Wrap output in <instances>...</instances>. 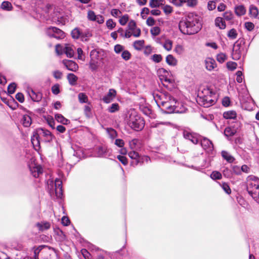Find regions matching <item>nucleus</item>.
<instances>
[{"label":"nucleus","instance_id":"obj_15","mask_svg":"<svg viewBox=\"0 0 259 259\" xmlns=\"http://www.w3.org/2000/svg\"><path fill=\"white\" fill-rule=\"evenodd\" d=\"M127 28L133 33V36L135 37H138L141 35V29L138 28L136 23L134 20H131L127 26Z\"/></svg>","mask_w":259,"mask_h":259},{"label":"nucleus","instance_id":"obj_22","mask_svg":"<svg viewBox=\"0 0 259 259\" xmlns=\"http://www.w3.org/2000/svg\"><path fill=\"white\" fill-rule=\"evenodd\" d=\"M35 226L38 228L39 231L44 232L49 229L51 227V225L49 222L41 221L36 223L35 224Z\"/></svg>","mask_w":259,"mask_h":259},{"label":"nucleus","instance_id":"obj_44","mask_svg":"<svg viewBox=\"0 0 259 259\" xmlns=\"http://www.w3.org/2000/svg\"><path fill=\"white\" fill-rule=\"evenodd\" d=\"M119 109V105L118 103H113L108 107L107 111L110 113H114L118 111Z\"/></svg>","mask_w":259,"mask_h":259},{"label":"nucleus","instance_id":"obj_1","mask_svg":"<svg viewBox=\"0 0 259 259\" xmlns=\"http://www.w3.org/2000/svg\"><path fill=\"white\" fill-rule=\"evenodd\" d=\"M180 31L185 35H193L201 29L200 17L193 13L189 14L179 24Z\"/></svg>","mask_w":259,"mask_h":259},{"label":"nucleus","instance_id":"obj_57","mask_svg":"<svg viewBox=\"0 0 259 259\" xmlns=\"http://www.w3.org/2000/svg\"><path fill=\"white\" fill-rule=\"evenodd\" d=\"M55 138V136L52 134H50V136H47V137L44 138V139H41V142L51 143Z\"/></svg>","mask_w":259,"mask_h":259},{"label":"nucleus","instance_id":"obj_11","mask_svg":"<svg viewBox=\"0 0 259 259\" xmlns=\"http://www.w3.org/2000/svg\"><path fill=\"white\" fill-rule=\"evenodd\" d=\"M111 155V152L105 145H100L95 149L94 156L106 158Z\"/></svg>","mask_w":259,"mask_h":259},{"label":"nucleus","instance_id":"obj_31","mask_svg":"<svg viewBox=\"0 0 259 259\" xmlns=\"http://www.w3.org/2000/svg\"><path fill=\"white\" fill-rule=\"evenodd\" d=\"M71 35L74 39H79L81 37V29L79 27H75L71 31Z\"/></svg>","mask_w":259,"mask_h":259},{"label":"nucleus","instance_id":"obj_58","mask_svg":"<svg viewBox=\"0 0 259 259\" xmlns=\"http://www.w3.org/2000/svg\"><path fill=\"white\" fill-rule=\"evenodd\" d=\"M15 98L21 103H23L25 100L24 96L21 92H18L16 94Z\"/></svg>","mask_w":259,"mask_h":259},{"label":"nucleus","instance_id":"obj_52","mask_svg":"<svg viewBox=\"0 0 259 259\" xmlns=\"http://www.w3.org/2000/svg\"><path fill=\"white\" fill-rule=\"evenodd\" d=\"M210 178L213 180H220L222 178V175L218 171H213L210 175Z\"/></svg>","mask_w":259,"mask_h":259},{"label":"nucleus","instance_id":"obj_33","mask_svg":"<svg viewBox=\"0 0 259 259\" xmlns=\"http://www.w3.org/2000/svg\"><path fill=\"white\" fill-rule=\"evenodd\" d=\"M0 8L2 10L7 11H12L13 9L12 4L9 1H4L2 3Z\"/></svg>","mask_w":259,"mask_h":259},{"label":"nucleus","instance_id":"obj_16","mask_svg":"<svg viewBox=\"0 0 259 259\" xmlns=\"http://www.w3.org/2000/svg\"><path fill=\"white\" fill-rule=\"evenodd\" d=\"M62 63L66 68L70 71H75L78 68V65L73 60L64 59L62 60Z\"/></svg>","mask_w":259,"mask_h":259},{"label":"nucleus","instance_id":"obj_53","mask_svg":"<svg viewBox=\"0 0 259 259\" xmlns=\"http://www.w3.org/2000/svg\"><path fill=\"white\" fill-rule=\"evenodd\" d=\"M228 36L231 39H235L237 36L236 30L234 28L231 29L228 33Z\"/></svg>","mask_w":259,"mask_h":259},{"label":"nucleus","instance_id":"obj_30","mask_svg":"<svg viewBox=\"0 0 259 259\" xmlns=\"http://www.w3.org/2000/svg\"><path fill=\"white\" fill-rule=\"evenodd\" d=\"M17 89V84L15 82H11L7 87V94L11 96L13 94Z\"/></svg>","mask_w":259,"mask_h":259},{"label":"nucleus","instance_id":"obj_59","mask_svg":"<svg viewBox=\"0 0 259 259\" xmlns=\"http://www.w3.org/2000/svg\"><path fill=\"white\" fill-rule=\"evenodd\" d=\"M150 32L152 35L157 36L159 34L160 29L158 26L153 27L151 29Z\"/></svg>","mask_w":259,"mask_h":259},{"label":"nucleus","instance_id":"obj_17","mask_svg":"<svg viewBox=\"0 0 259 259\" xmlns=\"http://www.w3.org/2000/svg\"><path fill=\"white\" fill-rule=\"evenodd\" d=\"M242 50H241V46L236 41L234 46L232 53V59L234 60L239 59L241 56Z\"/></svg>","mask_w":259,"mask_h":259},{"label":"nucleus","instance_id":"obj_2","mask_svg":"<svg viewBox=\"0 0 259 259\" xmlns=\"http://www.w3.org/2000/svg\"><path fill=\"white\" fill-rule=\"evenodd\" d=\"M48 192L51 198L59 201L60 205L64 199V190L62 185V182L60 178H56L55 181L53 179H49L47 181Z\"/></svg>","mask_w":259,"mask_h":259},{"label":"nucleus","instance_id":"obj_4","mask_svg":"<svg viewBox=\"0 0 259 259\" xmlns=\"http://www.w3.org/2000/svg\"><path fill=\"white\" fill-rule=\"evenodd\" d=\"M153 97L158 106L166 113L174 104H177L176 100L167 92L154 94Z\"/></svg>","mask_w":259,"mask_h":259},{"label":"nucleus","instance_id":"obj_14","mask_svg":"<svg viewBox=\"0 0 259 259\" xmlns=\"http://www.w3.org/2000/svg\"><path fill=\"white\" fill-rule=\"evenodd\" d=\"M27 93L28 96L33 102H38L42 98V94L41 93L39 92H35L31 88H28L27 90Z\"/></svg>","mask_w":259,"mask_h":259},{"label":"nucleus","instance_id":"obj_47","mask_svg":"<svg viewBox=\"0 0 259 259\" xmlns=\"http://www.w3.org/2000/svg\"><path fill=\"white\" fill-rule=\"evenodd\" d=\"M231 169L232 170L233 176L241 175L240 167L239 166L236 165H231Z\"/></svg>","mask_w":259,"mask_h":259},{"label":"nucleus","instance_id":"obj_3","mask_svg":"<svg viewBox=\"0 0 259 259\" xmlns=\"http://www.w3.org/2000/svg\"><path fill=\"white\" fill-rule=\"evenodd\" d=\"M217 95L214 91L209 88H204L199 91L197 102L204 107H208L215 104Z\"/></svg>","mask_w":259,"mask_h":259},{"label":"nucleus","instance_id":"obj_48","mask_svg":"<svg viewBox=\"0 0 259 259\" xmlns=\"http://www.w3.org/2000/svg\"><path fill=\"white\" fill-rule=\"evenodd\" d=\"M172 46V41L170 39H166L163 45V48L167 51H169L171 50Z\"/></svg>","mask_w":259,"mask_h":259},{"label":"nucleus","instance_id":"obj_41","mask_svg":"<svg viewBox=\"0 0 259 259\" xmlns=\"http://www.w3.org/2000/svg\"><path fill=\"white\" fill-rule=\"evenodd\" d=\"M19 104L17 102V101L13 98L12 96H11L10 102V104L8 105V107L12 110H16L17 108H18Z\"/></svg>","mask_w":259,"mask_h":259},{"label":"nucleus","instance_id":"obj_40","mask_svg":"<svg viewBox=\"0 0 259 259\" xmlns=\"http://www.w3.org/2000/svg\"><path fill=\"white\" fill-rule=\"evenodd\" d=\"M30 171L33 177L35 178H37L40 175H42L43 173V170L41 167H35L34 168V170L30 169Z\"/></svg>","mask_w":259,"mask_h":259},{"label":"nucleus","instance_id":"obj_10","mask_svg":"<svg viewBox=\"0 0 259 259\" xmlns=\"http://www.w3.org/2000/svg\"><path fill=\"white\" fill-rule=\"evenodd\" d=\"M67 16L60 8H55L52 16V21L57 24L64 25L67 21Z\"/></svg>","mask_w":259,"mask_h":259},{"label":"nucleus","instance_id":"obj_61","mask_svg":"<svg viewBox=\"0 0 259 259\" xmlns=\"http://www.w3.org/2000/svg\"><path fill=\"white\" fill-rule=\"evenodd\" d=\"M224 19L227 21L232 20L233 18V14L230 11H227L223 14Z\"/></svg>","mask_w":259,"mask_h":259},{"label":"nucleus","instance_id":"obj_13","mask_svg":"<svg viewBox=\"0 0 259 259\" xmlns=\"http://www.w3.org/2000/svg\"><path fill=\"white\" fill-rule=\"evenodd\" d=\"M171 108V109H169V110L167 111V113H185L187 110L182 103H179L177 101V104H174Z\"/></svg>","mask_w":259,"mask_h":259},{"label":"nucleus","instance_id":"obj_6","mask_svg":"<svg viewBox=\"0 0 259 259\" xmlns=\"http://www.w3.org/2000/svg\"><path fill=\"white\" fill-rule=\"evenodd\" d=\"M127 124L132 128L136 131H141L144 127L145 121L136 111H132L130 114Z\"/></svg>","mask_w":259,"mask_h":259},{"label":"nucleus","instance_id":"obj_27","mask_svg":"<svg viewBox=\"0 0 259 259\" xmlns=\"http://www.w3.org/2000/svg\"><path fill=\"white\" fill-rule=\"evenodd\" d=\"M42 117H43V118L47 122L48 124L49 125V126L52 128V129H53V130L55 129V121L54 118L52 116L44 115Z\"/></svg>","mask_w":259,"mask_h":259},{"label":"nucleus","instance_id":"obj_62","mask_svg":"<svg viewBox=\"0 0 259 259\" xmlns=\"http://www.w3.org/2000/svg\"><path fill=\"white\" fill-rule=\"evenodd\" d=\"M128 155L133 159V161H136L139 155V153L135 151H130Z\"/></svg>","mask_w":259,"mask_h":259},{"label":"nucleus","instance_id":"obj_9","mask_svg":"<svg viewBox=\"0 0 259 259\" xmlns=\"http://www.w3.org/2000/svg\"><path fill=\"white\" fill-rule=\"evenodd\" d=\"M46 34L50 37L61 39L65 37V33L61 29L55 26H49L46 30Z\"/></svg>","mask_w":259,"mask_h":259},{"label":"nucleus","instance_id":"obj_51","mask_svg":"<svg viewBox=\"0 0 259 259\" xmlns=\"http://www.w3.org/2000/svg\"><path fill=\"white\" fill-rule=\"evenodd\" d=\"M224 176L227 178H232L233 177L231 169L226 167L223 170Z\"/></svg>","mask_w":259,"mask_h":259},{"label":"nucleus","instance_id":"obj_37","mask_svg":"<svg viewBox=\"0 0 259 259\" xmlns=\"http://www.w3.org/2000/svg\"><path fill=\"white\" fill-rule=\"evenodd\" d=\"M166 63L171 66H175L177 65V60L176 59L171 55H168L166 57Z\"/></svg>","mask_w":259,"mask_h":259},{"label":"nucleus","instance_id":"obj_25","mask_svg":"<svg viewBox=\"0 0 259 259\" xmlns=\"http://www.w3.org/2000/svg\"><path fill=\"white\" fill-rule=\"evenodd\" d=\"M92 106L90 103H88L83 106L84 114L88 118H91L93 117V112L92 111Z\"/></svg>","mask_w":259,"mask_h":259},{"label":"nucleus","instance_id":"obj_5","mask_svg":"<svg viewBox=\"0 0 259 259\" xmlns=\"http://www.w3.org/2000/svg\"><path fill=\"white\" fill-rule=\"evenodd\" d=\"M52 133L44 127H38L34 129L31 136V143L36 151H39L41 149L40 143L42 138H45L50 136Z\"/></svg>","mask_w":259,"mask_h":259},{"label":"nucleus","instance_id":"obj_23","mask_svg":"<svg viewBox=\"0 0 259 259\" xmlns=\"http://www.w3.org/2000/svg\"><path fill=\"white\" fill-rule=\"evenodd\" d=\"M206 69L208 71H212L217 67L215 60L211 58H207L205 60Z\"/></svg>","mask_w":259,"mask_h":259},{"label":"nucleus","instance_id":"obj_60","mask_svg":"<svg viewBox=\"0 0 259 259\" xmlns=\"http://www.w3.org/2000/svg\"><path fill=\"white\" fill-rule=\"evenodd\" d=\"M128 15L126 14V15H124L123 16H122L119 19V23L122 25V26H124L125 25L126 23L127 22L128 20Z\"/></svg>","mask_w":259,"mask_h":259},{"label":"nucleus","instance_id":"obj_45","mask_svg":"<svg viewBox=\"0 0 259 259\" xmlns=\"http://www.w3.org/2000/svg\"><path fill=\"white\" fill-rule=\"evenodd\" d=\"M144 45L143 40H136L133 44L134 48L137 50H141Z\"/></svg>","mask_w":259,"mask_h":259},{"label":"nucleus","instance_id":"obj_24","mask_svg":"<svg viewBox=\"0 0 259 259\" xmlns=\"http://www.w3.org/2000/svg\"><path fill=\"white\" fill-rule=\"evenodd\" d=\"M55 120L63 125H68L70 123V120L65 118L62 114L55 113L54 114Z\"/></svg>","mask_w":259,"mask_h":259},{"label":"nucleus","instance_id":"obj_56","mask_svg":"<svg viewBox=\"0 0 259 259\" xmlns=\"http://www.w3.org/2000/svg\"><path fill=\"white\" fill-rule=\"evenodd\" d=\"M121 57L125 61H127L130 59L131 57V54L127 50H124L121 54Z\"/></svg>","mask_w":259,"mask_h":259},{"label":"nucleus","instance_id":"obj_50","mask_svg":"<svg viewBox=\"0 0 259 259\" xmlns=\"http://www.w3.org/2000/svg\"><path fill=\"white\" fill-rule=\"evenodd\" d=\"M227 59L226 55L224 53H221L217 56V60L220 63H224Z\"/></svg>","mask_w":259,"mask_h":259},{"label":"nucleus","instance_id":"obj_54","mask_svg":"<svg viewBox=\"0 0 259 259\" xmlns=\"http://www.w3.org/2000/svg\"><path fill=\"white\" fill-rule=\"evenodd\" d=\"M144 163V159H143V156H140V155H139L138 158L137 159V160H136V161H132L131 162V164L133 166H135L139 164H142Z\"/></svg>","mask_w":259,"mask_h":259},{"label":"nucleus","instance_id":"obj_21","mask_svg":"<svg viewBox=\"0 0 259 259\" xmlns=\"http://www.w3.org/2000/svg\"><path fill=\"white\" fill-rule=\"evenodd\" d=\"M201 145L203 148L207 151H211L213 149L211 141L206 138H204L201 140Z\"/></svg>","mask_w":259,"mask_h":259},{"label":"nucleus","instance_id":"obj_28","mask_svg":"<svg viewBox=\"0 0 259 259\" xmlns=\"http://www.w3.org/2000/svg\"><path fill=\"white\" fill-rule=\"evenodd\" d=\"M221 155L223 158L229 163H233L235 160V158L227 151H222Z\"/></svg>","mask_w":259,"mask_h":259},{"label":"nucleus","instance_id":"obj_34","mask_svg":"<svg viewBox=\"0 0 259 259\" xmlns=\"http://www.w3.org/2000/svg\"><path fill=\"white\" fill-rule=\"evenodd\" d=\"M215 24L216 26L219 27L221 29H224L226 28V23L225 21L222 17H218L215 18Z\"/></svg>","mask_w":259,"mask_h":259},{"label":"nucleus","instance_id":"obj_64","mask_svg":"<svg viewBox=\"0 0 259 259\" xmlns=\"http://www.w3.org/2000/svg\"><path fill=\"white\" fill-rule=\"evenodd\" d=\"M221 187L224 191L228 194H229L231 192V189L227 183H223L221 185Z\"/></svg>","mask_w":259,"mask_h":259},{"label":"nucleus","instance_id":"obj_39","mask_svg":"<svg viewBox=\"0 0 259 259\" xmlns=\"http://www.w3.org/2000/svg\"><path fill=\"white\" fill-rule=\"evenodd\" d=\"M249 13L251 17L257 18L258 15V9L255 6L251 5L249 7Z\"/></svg>","mask_w":259,"mask_h":259},{"label":"nucleus","instance_id":"obj_55","mask_svg":"<svg viewBox=\"0 0 259 259\" xmlns=\"http://www.w3.org/2000/svg\"><path fill=\"white\" fill-rule=\"evenodd\" d=\"M82 256H83L84 259H92V256L91 253L88 251L86 248H82Z\"/></svg>","mask_w":259,"mask_h":259},{"label":"nucleus","instance_id":"obj_36","mask_svg":"<svg viewBox=\"0 0 259 259\" xmlns=\"http://www.w3.org/2000/svg\"><path fill=\"white\" fill-rule=\"evenodd\" d=\"M82 246L87 247L91 250H99V248L82 238Z\"/></svg>","mask_w":259,"mask_h":259},{"label":"nucleus","instance_id":"obj_38","mask_svg":"<svg viewBox=\"0 0 259 259\" xmlns=\"http://www.w3.org/2000/svg\"><path fill=\"white\" fill-rule=\"evenodd\" d=\"M235 12L237 16H242L245 14L246 10L242 5L238 6L235 7Z\"/></svg>","mask_w":259,"mask_h":259},{"label":"nucleus","instance_id":"obj_32","mask_svg":"<svg viewBox=\"0 0 259 259\" xmlns=\"http://www.w3.org/2000/svg\"><path fill=\"white\" fill-rule=\"evenodd\" d=\"M45 248H48L49 249H54L53 247L49 246L47 245H40L38 246H34L32 249L33 250V252L36 253V254L39 255V252Z\"/></svg>","mask_w":259,"mask_h":259},{"label":"nucleus","instance_id":"obj_29","mask_svg":"<svg viewBox=\"0 0 259 259\" xmlns=\"http://www.w3.org/2000/svg\"><path fill=\"white\" fill-rule=\"evenodd\" d=\"M67 78L71 85L73 86L77 84V77L74 74L72 73H68Z\"/></svg>","mask_w":259,"mask_h":259},{"label":"nucleus","instance_id":"obj_43","mask_svg":"<svg viewBox=\"0 0 259 259\" xmlns=\"http://www.w3.org/2000/svg\"><path fill=\"white\" fill-rule=\"evenodd\" d=\"M163 2L164 0H151L149 5L151 8H157L162 5Z\"/></svg>","mask_w":259,"mask_h":259},{"label":"nucleus","instance_id":"obj_8","mask_svg":"<svg viewBox=\"0 0 259 259\" xmlns=\"http://www.w3.org/2000/svg\"><path fill=\"white\" fill-rule=\"evenodd\" d=\"M55 50L56 53L58 55L64 53L67 57L70 58H75L76 55V53L75 52V48L69 44H65L64 46L59 44H57Z\"/></svg>","mask_w":259,"mask_h":259},{"label":"nucleus","instance_id":"obj_20","mask_svg":"<svg viewBox=\"0 0 259 259\" xmlns=\"http://www.w3.org/2000/svg\"><path fill=\"white\" fill-rule=\"evenodd\" d=\"M103 51L100 49L93 50L90 53V56L92 60L98 61L102 59Z\"/></svg>","mask_w":259,"mask_h":259},{"label":"nucleus","instance_id":"obj_42","mask_svg":"<svg viewBox=\"0 0 259 259\" xmlns=\"http://www.w3.org/2000/svg\"><path fill=\"white\" fill-rule=\"evenodd\" d=\"M236 132V131L235 129L230 127H227L224 130V135L226 137H231L234 135Z\"/></svg>","mask_w":259,"mask_h":259},{"label":"nucleus","instance_id":"obj_19","mask_svg":"<svg viewBox=\"0 0 259 259\" xmlns=\"http://www.w3.org/2000/svg\"><path fill=\"white\" fill-rule=\"evenodd\" d=\"M116 95V92L115 90L110 89L108 94L103 98L102 100L105 103H109L115 97Z\"/></svg>","mask_w":259,"mask_h":259},{"label":"nucleus","instance_id":"obj_18","mask_svg":"<svg viewBox=\"0 0 259 259\" xmlns=\"http://www.w3.org/2000/svg\"><path fill=\"white\" fill-rule=\"evenodd\" d=\"M34 115V114H26L23 115L21 119V123L23 126L25 127H29L32 123V116Z\"/></svg>","mask_w":259,"mask_h":259},{"label":"nucleus","instance_id":"obj_35","mask_svg":"<svg viewBox=\"0 0 259 259\" xmlns=\"http://www.w3.org/2000/svg\"><path fill=\"white\" fill-rule=\"evenodd\" d=\"M237 116L236 112L234 111H228L223 113V117L226 119H235Z\"/></svg>","mask_w":259,"mask_h":259},{"label":"nucleus","instance_id":"obj_49","mask_svg":"<svg viewBox=\"0 0 259 259\" xmlns=\"http://www.w3.org/2000/svg\"><path fill=\"white\" fill-rule=\"evenodd\" d=\"M60 85L58 83L54 84L51 90L52 93L55 95H57L60 93Z\"/></svg>","mask_w":259,"mask_h":259},{"label":"nucleus","instance_id":"obj_63","mask_svg":"<svg viewBox=\"0 0 259 259\" xmlns=\"http://www.w3.org/2000/svg\"><path fill=\"white\" fill-rule=\"evenodd\" d=\"M237 66V63L234 62L230 61L227 63V67L228 69L232 71L235 70Z\"/></svg>","mask_w":259,"mask_h":259},{"label":"nucleus","instance_id":"obj_12","mask_svg":"<svg viewBox=\"0 0 259 259\" xmlns=\"http://www.w3.org/2000/svg\"><path fill=\"white\" fill-rule=\"evenodd\" d=\"M54 237L58 242H64L67 240V237L64 232L59 227L53 226Z\"/></svg>","mask_w":259,"mask_h":259},{"label":"nucleus","instance_id":"obj_46","mask_svg":"<svg viewBox=\"0 0 259 259\" xmlns=\"http://www.w3.org/2000/svg\"><path fill=\"white\" fill-rule=\"evenodd\" d=\"M162 84L168 89H171V87L174 85V82L171 79L166 78L162 81Z\"/></svg>","mask_w":259,"mask_h":259},{"label":"nucleus","instance_id":"obj_26","mask_svg":"<svg viewBox=\"0 0 259 259\" xmlns=\"http://www.w3.org/2000/svg\"><path fill=\"white\" fill-rule=\"evenodd\" d=\"M183 135L184 138L186 139L190 140L192 143L196 144L198 143V140L197 138L194 136L191 133L187 131H184Z\"/></svg>","mask_w":259,"mask_h":259},{"label":"nucleus","instance_id":"obj_7","mask_svg":"<svg viewBox=\"0 0 259 259\" xmlns=\"http://www.w3.org/2000/svg\"><path fill=\"white\" fill-rule=\"evenodd\" d=\"M247 190L253 199L259 196V179L254 176H248Z\"/></svg>","mask_w":259,"mask_h":259}]
</instances>
